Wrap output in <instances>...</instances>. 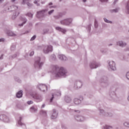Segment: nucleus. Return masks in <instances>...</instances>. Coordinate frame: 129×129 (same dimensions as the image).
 <instances>
[{
  "label": "nucleus",
  "mask_w": 129,
  "mask_h": 129,
  "mask_svg": "<svg viewBox=\"0 0 129 129\" xmlns=\"http://www.w3.org/2000/svg\"><path fill=\"white\" fill-rule=\"evenodd\" d=\"M15 81H17L19 83H21V82H22V81L21 80V79H20L19 77H15Z\"/></svg>",
  "instance_id": "72a5a7b5"
},
{
  "label": "nucleus",
  "mask_w": 129,
  "mask_h": 129,
  "mask_svg": "<svg viewBox=\"0 0 129 129\" xmlns=\"http://www.w3.org/2000/svg\"><path fill=\"white\" fill-rule=\"evenodd\" d=\"M26 5H27V6H28L29 9H30V8H32L33 7V4H32L30 3H27Z\"/></svg>",
  "instance_id": "4c0bfd02"
},
{
  "label": "nucleus",
  "mask_w": 129,
  "mask_h": 129,
  "mask_svg": "<svg viewBox=\"0 0 129 129\" xmlns=\"http://www.w3.org/2000/svg\"><path fill=\"white\" fill-rule=\"evenodd\" d=\"M45 12H46V10H41L39 12H37V16H40V17H43L44 15V14H45Z\"/></svg>",
  "instance_id": "b1692460"
},
{
  "label": "nucleus",
  "mask_w": 129,
  "mask_h": 129,
  "mask_svg": "<svg viewBox=\"0 0 129 129\" xmlns=\"http://www.w3.org/2000/svg\"><path fill=\"white\" fill-rule=\"evenodd\" d=\"M16 1H17V0H11V2L12 3H14V2H16Z\"/></svg>",
  "instance_id": "338daca9"
},
{
  "label": "nucleus",
  "mask_w": 129,
  "mask_h": 129,
  "mask_svg": "<svg viewBox=\"0 0 129 129\" xmlns=\"http://www.w3.org/2000/svg\"><path fill=\"white\" fill-rule=\"evenodd\" d=\"M103 20L105 23H107V24H112V21L108 20L106 18H103Z\"/></svg>",
  "instance_id": "2f4dec72"
},
{
  "label": "nucleus",
  "mask_w": 129,
  "mask_h": 129,
  "mask_svg": "<svg viewBox=\"0 0 129 129\" xmlns=\"http://www.w3.org/2000/svg\"><path fill=\"white\" fill-rule=\"evenodd\" d=\"M116 44L117 46H119V47H125L126 46V43L122 41H118L116 42Z\"/></svg>",
  "instance_id": "dca6fc26"
},
{
  "label": "nucleus",
  "mask_w": 129,
  "mask_h": 129,
  "mask_svg": "<svg viewBox=\"0 0 129 129\" xmlns=\"http://www.w3.org/2000/svg\"><path fill=\"white\" fill-rule=\"evenodd\" d=\"M0 119L4 122H10V118L5 114H2L0 115Z\"/></svg>",
  "instance_id": "1a4fd4ad"
},
{
  "label": "nucleus",
  "mask_w": 129,
  "mask_h": 129,
  "mask_svg": "<svg viewBox=\"0 0 129 129\" xmlns=\"http://www.w3.org/2000/svg\"><path fill=\"white\" fill-rule=\"evenodd\" d=\"M29 33L28 31H26L25 33H23V35H25V34H28Z\"/></svg>",
  "instance_id": "052dcab7"
},
{
  "label": "nucleus",
  "mask_w": 129,
  "mask_h": 129,
  "mask_svg": "<svg viewBox=\"0 0 129 129\" xmlns=\"http://www.w3.org/2000/svg\"><path fill=\"white\" fill-rule=\"evenodd\" d=\"M11 9H15V10H18V6H12V7H10Z\"/></svg>",
  "instance_id": "de8ad7c7"
},
{
  "label": "nucleus",
  "mask_w": 129,
  "mask_h": 129,
  "mask_svg": "<svg viewBox=\"0 0 129 129\" xmlns=\"http://www.w3.org/2000/svg\"><path fill=\"white\" fill-rule=\"evenodd\" d=\"M19 15H20V13H14L12 17V20H16V18H17V17L19 16Z\"/></svg>",
  "instance_id": "a878e982"
},
{
  "label": "nucleus",
  "mask_w": 129,
  "mask_h": 129,
  "mask_svg": "<svg viewBox=\"0 0 129 129\" xmlns=\"http://www.w3.org/2000/svg\"><path fill=\"white\" fill-rule=\"evenodd\" d=\"M100 113H102L104 116H109V117H111L113 114L112 113L110 112L109 111V110L108 111L103 109H100Z\"/></svg>",
  "instance_id": "423d86ee"
},
{
  "label": "nucleus",
  "mask_w": 129,
  "mask_h": 129,
  "mask_svg": "<svg viewBox=\"0 0 129 129\" xmlns=\"http://www.w3.org/2000/svg\"><path fill=\"white\" fill-rule=\"evenodd\" d=\"M37 88H38L40 91H42V92H45V91H47L48 89L47 88V86L46 85L40 84L37 86Z\"/></svg>",
  "instance_id": "6e6552de"
},
{
  "label": "nucleus",
  "mask_w": 129,
  "mask_h": 129,
  "mask_svg": "<svg viewBox=\"0 0 129 129\" xmlns=\"http://www.w3.org/2000/svg\"><path fill=\"white\" fill-rule=\"evenodd\" d=\"M53 17L55 20H58V19H60V18L62 17V14H59L58 15L54 16Z\"/></svg>",
  "instance_id": "473e14b6"
},
{
  "label": "nucleus",
  "mask_w": 129,
  "mask_h": 129,
  "mask_svg": "<svg viewBox=\"0 0 129 129\" xmlns=\"http://www.w3.org/2000/svg\"><path fill=\"white\" fill-rule=\"evenodd\" d=\"M45 106H46V105H45V104H43L41 106V108H44V107H45Z\"/></svg>",
  "instance_id": "13d9d810"
},
{
  "label": "nucleus",
  "mask_w": 129,
  "mask_h": 129,
  "mask_svg": "<svg viewBox=\"0 0 129 129\" xmlns=\"http://www.w3.org/2000/svg\"><path fill=\"white\" fill-rule=\"evenodd\" d=\"M27 104L30 105V104H33V103H34V102L33 101H28L27 102Z\"/></svg>",
  "instance_id": "a18cd8bd"
},
{
  "label": "nucleus",
  "mask_w": 129,
  "mask_h": 129,
  "mask_svg": "<svg viewBox=\"0 0 129 129\" xmlns=\"http://www.w3.org/2000/svg\"><path fill=\"white\" fill-rule=\"evenodd\" d=\"M108 68H110L112 71H116V67H115V62L113 61H107Z\"/></svg>",
  "instance_id": "39448f33"
},
{
  "label": "nucleus",
  "mask_w": 129,
  "mask_h": 129,
  "mask_svg": "<svg viewBox=\"0 0 129 129\" xmlns=\"http://www.w3.org/2000/svg\"><path fill=\"white\" fill-rule=\"evenodd\" d=\"M118 1V0H114V4H116V2H117Z\"/></svg>",
  "instance_id": "69168bd1"
},
{
  "label": "nucleus",
  "mask_w": 129,
  "mask_h": 129,
  "mask_svg": "<svg viewBox=\"0 0 129 129\" xmlns=\"http://www.w3.org/2000/svg\"><path fill=\"white\" fill-rule=\"evenodd\" d=\"M26 16H28V17H29V18H33V14L31 13H27L26 14Z\"/></svg>",
  "instance_id": "58836bf2"
},
{
  "label": "nucleus",
  "mask_w": 129,
  "mask_h": 129,
  "mask_svg": "<svg viewBox=\"0 0 129 129\" xmlns=\"http://www.w3.org/2000/svg\"><path fill=\"white\" fill-rule=\"evenodd\" d=\"M0 42H5V38H1L0 39Z\"/></svg>",
  "instance_id": "5fc2aeb1"
},
{
  "label": "nucleus",
  "mask_w": 129,
  "mask_h": 129,
  "mask_svg": "<svg viewBox=\"0 0 129 129\" xmlns=\"http://www.w3.org/2000/svg\"><path fill=\"white\" fill-rule=\"evenodd\" d=\"M4 59V54H2L0 56V60H3Z\"/></svg>",
  "instance_id": "6e6d98bb"
},
{
  "label": "nucleus",
  "mask_w": 129,
  "mask_h": 129,
  "mask_svg": "<svg viewBox=\"0 0 129 129\" xmlns=\"http://www.w3.org/2000/svg\"><path fill=\"white\" fill-rule=\"evenodd\" d=\"M22 119H23V118L22 117H19L18 121V124H19V125H20L21 126H23H23H26L24 123H22Z\"/></svg>",
  "instance_id": "412c9836"
},
{
  "label": "nucleus",
  "mask_w": 129,
  "mask_h": 129,
  "mask_svg": "<svg viewBox=\"0 0 129 129\" xmlns=\"http://www.w3.org/2000/svg\"><path fill=\"white\" fill-rule=\"evenodd\" d=\"M31 96L35 99L36 102H41L43 100V97L41 95L33 94Z\"/></svg>",
  "instance_id": "20e7f679"
},
{
  "label": "nucleus",
  "mask_w": 129,
  "mask_h": 129,
  "mask_svg": "<svg viewBox=\"0 0 129 129\" xmlns=\"http://www.w3.org/2000/svg\"><path fill=\"white\" fill-rule=\"evenodd\" d=\"M52 70L55 77H63L65 75V69L58 66H53Z\"/></svg>",
  "instance_id": "f257e3e1"
},
{
  "label": "nucleus",
  "mask_w": 129,
  "mask_h": 129,
  "mask_svg": "<svg viewBox=\"0 0 129 129\" xmlns=\"http://www.w3.org/2000/svg\"><path fill=\"white\" fill-rule=\"evenodd\" d=\"M36 5L37 6V7L40 6V4L39 3H37V4H36Z\"/></svg>",
  "instance_id": "774afa93"
},
{
  "label": "nucleus",
  "mask_w": 129,
  "mask_h": 129,
  "mask_svg": "<svg viewBox=\"0 0 129 129\" xmlns=\"http://www.w3.org/2000/svg\"><path fill=\"white\" fill-rule=\"evenodd\" d=\"M110 100H112V101H114L115 99L116 98V95H115V93L113 92H111L110 93Z\"/></svg>",
  "instance_id": "ddd939ff"
},
{
  "label": "nucleus",
  "mask_w": 129,
  "mask_h": 129,
  "mask_svg": "<svg viewBox=\"0 0 129 129\" xmlns=\"http://www.w3.org/2000/svg\"><path fill=\"white\" fill-rule=\"evenodd\" d=\"M31 0H23L22 2V5H25V4H27V2H30Z\"/></svg>",
  "instance_id": "37998d69"
},
{
  "label": "nucleus",
  "mask_w": 129,
  "mask_h": 129,
  "mask_svg": "<svg viewBox=\"0 0 129 129\" xmlns=\"http://www.w3.org/2000/svg\"><path fill=\"white\" fill-rule=\"evenodd\" d=\"M17 57V54H14L13 55H12L10 57V59H14Z\"/></svg>",
  "instance_id": "49530a36"
},
{
  "label": "nucleus",
  "mask_w": 129,
  "mask_h": 129,
  "mask_svg": "<svg viewBox=\"0 0 129 129\" xmlns=\"http://www.w3.org/2000/svg\"><path fill=\"white\" fill-rule=\"evenodd\" d=\"M58 116V112L56 110V109H53L52 114L51 116V119H56V118Z\"/></svg>",
  "instance_id": "4468645a"
},
{
  "label": "nucleus",
  "mask_w": 129,
  "mask_h": 129,
  "mask_svg": "<svg viewBox=\"0 0 129 129\" xmlns=\"http://www.w3.org/2000/svg\"><path fill=\"white\" fill-rule=\"evenodd\" d=\"M6 33L8 36H10V37H17V34L13 32L12 31L7 30Z\"/></svg>",
  "instance_id": "f3484780"
},
{
  "label": "nucleus",
  "mask_w": 129,
  "mask_h": 129,
  "mask_svg": "<svg viewBox=\"0 0 129 129\" xmlns=\"http://www.w3.org/2000/svg\"><path fill=\"white\" fill-rule=\"evenodd\" d=\"M72 23V19L67 18L65 19V25L66 26H69V24Z\"/></svg>",
  "instance_id": "6ab92c4d"
},
{
  "label": "nucleus",
  "mask_w": 129,
  "mask_h": 129,
  "mask_svg": "<svg viewBox=\"0 0 129 129\" xmlns=\"http://www.w3.org/2000/svg\"><path fill=\"white\" fill-rule=\"evenodd\" d=\"M38 3V2L37 1H35L34 2V4H35V5H36Z\"/></svg>",
  "instance_id": "0e129e2a"
},
{
  "label": "nucleus",
  "mask_w": 129,
  "mask_h": 129,
  "mask_svg": "<svg viewBox=\"0 0 129 129\" xmlns=\"http://www.w3.org/2000/svg\"><path fill=\"white\" fill-rule=\"evenodd\" d=\"M125 13L126 14H129V5H128V3L127 4V5L126 6Z\"/></svg>",
  "instance_id": "f704fd0d"
},
{
  "label": "nucleus",
  "mask_w": 129,
  "mask_h": 129,
  "mask_svg": "<svg viewBox=\"0 0 129 129\" xmlns=\"http://www.w3.org/2000/svg\"><path fill=\"white\" fill-rule=\"evenodd\" d=\"M16 49V45H13L11 46V50L14 51V50Z\"/></svg>",
  "instance_id": "c03bdc74"
},
{
  "label": "nucleus",
  "mask_w": 129,
  "mask_h": 129,
  "mask_svg": "<svg viewBox=\"0 0 129 129\" xmlns=\"http://www.w3.org/2000/svg\"><path fill=\"white\" fill-rule=\"evenodd\" d=\"M34 54H35V52H34V51H32L30 53L29 56H30V57H32V56L34 55Z\"/></svg>",
  "instance_id": "8fccbe9b"
},
{
  "label": "nucleus",
  "mask_w": 129,
  "mask_h": 129,
  "mask_svg": "<svg viewBox=\"0 0 129 129\" xmlns=\"http://www.w3.org/2000/svg\"><path fill=\"white\" fill-rule=\"evenodd\" d=\"M125 51H129V47H126L125 49H124Z\"/></svg>",
  "instance_id": "bf43d9fd"
},
{
  "label": "nucleus",
  "mask_w": 129,
  "mask_h": 129,
  "mask_svg": "<svg viewBox=\"0 0 129 129\" xmlns=\"http://www.w3.org/2000/svg\"><path fill=\"white\" fill-rule=\"evenodd\" d=\"M91 25H90V24L88 26V29L89 32H90V30H91Z\"/></svg>",
  "instance_id": "864d4df0"
},
{
  "label": "nucleus",
  "mask_w": 129,
  "mask_h": 129,
  "mask_svg": "<svg viewBox=\"0 0 129 129\" xmlns=\"http://www.w3.org/2000/svg\"><path fill=\"white\" fill-rule=\"evenodd\" d=\"M53 51V47L51 45H44L43 52L44 54H49L50 52Z\"/></svg>",
  "instance_id": "7ed1b4c3"
},
{
  "label": "nucleus",
  "mask_w": 129,
  "mask_h": 129,
  "mask_svg": "<svg viewBox=\"0 0 129 129\" xmlns=\"http://www.w3.org/2000/svg\"><path fill=\"white\" fill-rule=\"evenodd\" d=\"M75 118L77 121H84L85 120V117L81 115L75 116Z\"/></svg>",
  "instance_id": "f8f14e48"
},
{
  "label": "nucleus",
  "mask_w": 129,
  "mask_h": 129,
  "mask_svg": "<svg viewBox=\"0 0 129 129\" xmlns=\"http://www.w3.org/2000/svg\"><path fill=\"white\" fill-rule=\"evenodd\" d=\"M52 5H53V3L52 2L49 3L48 4L49 6H52Z\"/></svg>",
  "instance_id": "e2e57ef3"
},
{
  "label": "nucleus",
  "mask_w": 129,
  "mask_h": 129,
  "mask_svg": "<svg viewBox=\"0 0 129 129\" xmlns=\"http://www.w3.org/2000/svg\"><path fill=\"white\" fill-rule=\"evenodd\" d=\"M43 64H44V62L41 61V57H37L34 63L35 68L40 69L42 68V66H43Z\"/></svg>",
  "instance_id": "f03ea898"
},
{
  "label": "nucleus",
  "mask_w": 129,
  "mask_h": 129,
  "mask_svg": "<svg viewBox=\"0 0 129 129\" xmlns=\"http://www.w3.org/2000/svg\"><path fill=\"white\" fill-rule=\"evenodd\" d=\"M50 59H51V60H53V61H55L57 59V57H56V55H55L54 54H52L50 56Z\"/></svg>",
  "instance_id": "7c9ffc66"
},
{
  "label": "nucleus",
  "mask_w": 129,
  "mask_h": 129,
  "mask_svg": "<svg viewBox=\"0 0 129 129\" xmlns=\"http://www.w3.org/2000/svg\"><path fill=\"white\" fill-rule=\"evenodd\" d=\"M94 26H95V28H98V23L97 22V21L96 20L95 21Z\"/></svg>",
  "instance_id": "79ce46f5"
},
{
  "label": "nucleus",
  "mask_w": 129,
  "mask_h": 129,
  "mask_svg": "<svg viewBox=\"0 0 129 129\" xmlns=\"http://www.w3.org/2000/svg\"><path fill=\"white\" fill-rule=\"evenodd\" d=\"M54 10H50L48 12V14L49 16H51V15H52V14H53V13H54Z\"/></svg>",
  "instance_id": "a19ab883"
},
{
  "label": "nucleus",
  "mask_w": 129,
  "mask_h": 129,
  "mask_svg": "<svg viewBox=\"0 0 129 129\" xmlns=\"http://www.w3.org/2000/svg\"><path fill=\"white\" fill-rule=\"evenodd\" d=\"M123 125H124V126H127V127H129V122H124Z\"/></svg>",
  "instance_id": "ea45409f"
},
{
  "label": "nucleus",
  "mask_w": 129,
  "mask_h": 129,
  "mask_svg": "<svg viewBox=\"0 0 129 129\" xmlns=\"http://www.w3.org/2000/svg\"><path fill=\"white\" fill-rule=\"evenodd\" d=\"M72 101V98L70 96H66L65 97V102L66 103H70Z\"/></svg>",
  "instance_id": "a211bd4d"
},
{
  "label": "nucleus",
  "mask_w": 129,
  "mask_h": 129,
  "mask_svg": "<svg viewBox=\"0 0 129 129\" xmlns=\"http://www.w3.org/2000/svg\"><path fill=\"white\" fill-rule=\"evenodd\" d=\"M100 81L101 82H102V83H104V84H105L106 86H107L109 83L108 78L106 76L102 77L100 80Z\"/></svg>",
  "instance_id": "9d476101"
},
{
  "label": "nucleus",
  "mask_w": 129,
  "mask_h": 129,
  "mask_svg": "<svg viewBox=\"0 0 129 129\" xmlns=\"http://www.w3.org/2000/svg\"><path fill=\"white\" fill-rule=\"evenodd\" d=\"M57 58H58L59 60H60V61H64V59L65 58V55L61 54H59L57 55Z\"/></svg>",
  "instance_id": "5701e85b"
},
{
  "label": "nucleus",
  "mask_w": 129,
  "mask_h": 129,
  "mask_svg": "<svg viewBox=\"0 0 129 129\" xmlns=\"http://www.w3.org/2000/svg\"><path fill=\"white\" fill-rule=\"evenodd\" d=\"M22 97H23V91L20 90L17 93L16 97L17 98H21Z\"/></svg>",
  "instance_id": "aec40b11"
},
{
  "label": "nucleus",
  "mask_w": 129,
  "mask_h": 129,
  "mask_svg": "<svg viewBox=\"0 0 129 129\" xmlns=\"http://www.w3.org/2000/svg\"><path fill=\"white\" fill-rule=\"evenodd\" d=\"M60 24L61 25H65V20H61L60 21Z\"/></svg>",
  "instance_id": "3c124183"
},
{
  "label": "nucleus",
  "mask_w": 129,
  "mask_h": 129,
  "mask_svg": "<svg viewBox=\"0 0 129 129\" xmlns=\"http://www.w3.org/2000/svg\"><path fill=\"white\" fill-rule=\"evenodd\" d=\"M101 64L99 62H96V61H92L90 63V68L91 69H96L98 67H100Z\"/></svg>",
  "instance_id": "0eeeda50"
},
{
  "label": "nucleus",
  "mask_w": 129,
  "mask_h": 129,
  "mask_svg": "<svg viewBox=\"0 0 129 129\" xmlns=\"http://www.w3.org/2000/svg\"><path fill=\"white\" fill-rule=\"evenodd\" d=\"M104 129H112V127L111 126L105 125L103 126Z\"/></svg>",
  "instance_id": "e433bc0d"
},
{
  "label": "nucleus",
  "mask_w": 129,
  "mask_h": 129,
  "mask_svg": "<svg viewBox=\"0 0 129 129\" xmlns=\"http://www.w3.org/2000/svg\"><path fill=\"white\" fill-rule=\"evenodd\" d=\"M101 3H107L108 0H99Z\"/></svg>",
  "instance_id": "603ef678"
},
{
  "label": "nucleus",
  "mask_w": 129,
  "mask_h": 129,
  "mask_svg": "<svg viewBox=\"0 0 129 129\" xmlns=\"http://www.w3.org/2000/svg\"><path fill=\"white\" fill-rule=\"evenodd\" d=\"M23 21L24 22L22 23L19 24V27H23V26H24V25L27 23L28 20H27L26 18H23Z\"/></svg>",
  "instance_id": "c85d7f7f"
},
{
  "label": "nucleus",
  "mask_w": 129,
  "mask_h": 129,
  "mask_svg": "<svg viewBox=\"0 0 129 129\" xmlns=\"http://www.w3.org/2000/svg\"><path fill=\"white\" fill-rule=\"evenodd\" d=\"M61 95V92L58 91L56 92V93L54 94H52V97L51 98L50 100V102H52V101H53V100L54 99V98L57 97V96H60Z\"/></svg>",
  "instance_id": "2eb2a0df"
},
{
  "label": "nucleus",
  "mask_w": 129,
  "mask_h": 129,
  "mask_svg": "<svg viewBox=\"0 0 129 129\" xmlns=\"http://www.w3.org/2000/svg\"><path fill=\"white\" fill-rule=\"evenodd\" d=\"M40 114L41 115H43L44 116H47V111L44 110H41L40 112Z\"/></svg>",
  "instance_id": "cd10ccee"
},
{
  "label": "nucleus",
  "mask_w": 129,
  "mask_h": 129,
  "mask_svg": "<svg viewBox=\"0 0 129 129\" xmlns=\"http://www.w3.org/2000/svg\"><path fill=\"white\" fill-rule=\"evenodd\" d=\"M30 111L31 112H37V111H38V109H37V108H35L34 106H32L30 108Z\"/></svg>",
  "instance_id": "bb28decb"
},
{
  "label": "nucleus",
  "mask_w": 129,
  "mask_h": 129,
  "mask_svg": "<svg viewBox=\"0 0 129 129\" xmlns=\"http://www.w3.org/2000/svg\"><path fill=\"white\" fill-rule=\"evenodd\" d=\"M36 35H34L30 39V41H34V40H35L36 38Z\"/></svg>",
  "instance_id": "09e8293b"
},
{
  "label": "nucleus",
  "mask_w": 129,
  "mask_h": 129,
  "mask_svg": "<svg viewBox=\"0 0 129 129\" xmlns=\"http://www.w3.org/2000/svg\"><path fill=\"white\" fill-rule=\"evenodd\" d=\"M74 102L75 104L78 105V104H80V103H81V100L77 98H75L74 100Z\"/></svg>",
  "instance_id": "4be33fe9"
},
{
  "label": "nucleus",
  "mask_w": 129,
  "mask_h": 129,
  "mask_svg": "<svg viewBox=\"0 0 129 129\" xmlns=\"http://www.w3.org/2000/svg\"><path fill=\"white\" fill-rule=\"evenodd\" d=\"M75 112H77L78 113H80V111L79 110H75Z\"/></svg>",
  "instance_id": "4d7b16f0"
},
{
  "label": "nucleus",
  "mask_w": 129,
  "mask_h": 129,
  "mask_svg": "<svg viewBox=\"0 0 129 129\" xmlns=\"http://www.w3.org/2000/svg\"><path fill=\"white\" fill-rule=\"evenodd\" d=\"M118 11H119V8H116L115 9L110 10V13H118Z\"/></svg>",
  "instance_id": "c756f323"
},
{
  "label": "nucleus",
  "mask_w": 129,
  "mask_h": 129,
  "mask_svg": "<svg viewBox=\"0 0 129 129\" xmlns=\"http://www.w3.org/2000/svg\"><path fill=\"white\" fill-rule=\"evenodd\" d=\"M50 8H53L54 9H56V8H57V6H54L51 7Z\"/></svg>",
  "instance_id": "680f3d73"
},
{
  "label": "nucleus",
  "mask_w": 129,
  "mask_h": 129,
  "mask_svg": "<svg viewBox=\"0 0 129 129\" xmlns=\"http://www.w3.org/2000/svg\"><path fill=\"white\" fill-rule=\"evenodd\" d=\"M48 32H49V29H44L43 30L42 34H43V35H45V34H47V33H48Z\"/></svg>",
  "instance_id": "c9c22d12"
},
{
  "label": "nucleus",
  "mask_w": 129,
  "mask_h": 129,
  "mask_svg": "<svg viewBox=\"0 0 129 129\" xmlns=\"http://www.w3.org/2000/svg\"><path fill=\"white\" fill-rule=\"evenodd\" d=\"M55 29L57 31H59V32H61V33H63V34H65V30H64L63 29H62L61 27H57L55 28Z\"/></svg>",
  "instance_id": "393cba45"
},
{
  "label": "nucleus",
  "mask_w": 129,
  "mask_h": 129,
  "mask_svg": "<svg viewBox=\"0 0 129 129\" xmlns=\"http://www.w3.org/2000/svg\"><path fill=\"white\" fill-rule=\"evenodd\" d=\"M81 87H82V82L80 81H78L75 82V85L74 86V89H80Z\"/></svg>",
  "instance_id": "9b49d317"
}]
</instances>
